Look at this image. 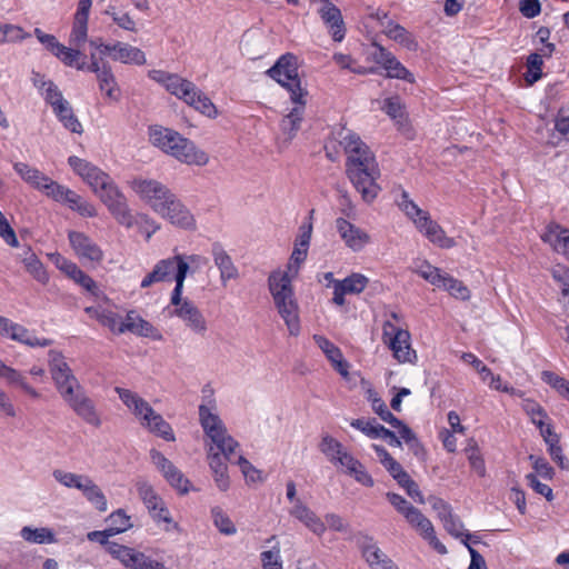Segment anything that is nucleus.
<instances>
[{"label": "nucleus", "instance_id": "7c9ffc66", "mask_svg": "<svg viewBox=\"0 0 569 569\" xmlns=\"http://www.w3.org/2000/svg\"><path fill=\"white\" fill-rule=\"evenodd\" d=\"M313 340L316 345L326 355L327 359L331 362L332 367L345 378L349 375V363L345 360L343 355L339 347L327 339L325 336L315 335Z\"/></svg>", "mask_w": 569, "mask_h": 569}, {"label": "nucleus", "instance_id": "c9c22d12", "mask_svg": "<svg viewBox=\"0 0 569 569\" xmlns=\"http://www.w3.org/2000/svg\"><path fill=\"white\" fill-rule=\"evenodd\" d=\"M20 536L23 540L30 543L50 545L57 542V538L53 530L47 527L32 528L29 526H24L20 530Z\"/></svg>", "mask_w": 569, "mask_h": 569}, {"label": "nucleus", "instance_id": "20e7f679", "mask_svg": "<svg viewBox=\"0 0 569 569\" xmlns=\"http://www.w3.org/2000/svg\"><path fill=\"white\" fill-rule=\"evenodd\" d=\"M268 289L289 333L298 336L300 332L299 303L291 277L287 271L273 270L268 277Z\"/></svg>", "mask_w": 569, "mask_h": 569}, {"label": "nucleus", "instance_id": "4c0bfd02", "mask_svg": "<svg viewBox=\"0 0 569 569\" xmlns=\"http://www.w3.org/2000/svg\"><path fill=\"white\" fill-rule=\"evenodd\" d=\"M86 313H88L91 318H94L102 326L110 329V331L114 333H119V329L121 328V318L118 313L96 307H87L84 309Z\"/></svg>", "mask_w": 569, "mask_h": 569}, {"label": "nucleus", "instance_id": "a211bd4d", "mask_svg": "<svg viewBox=\"0 0 569 569\" xmlns=\"http://www.w3.org/2000/svg\"><path fill=\"white\" fill-rule=\"evenodd\" d=\"M177 228L184 230L196 229V219L187 206L174 194L171 200L158 212Z\"/></svg>", "mask_w": 569, "mask_h": 569}, {"label": "nucleus", "instance_id": "cd10ccee", "mask_svg": "<svg viewBox=\"0 0 569 569\" xmlns=\"http://www.w3.org/2000/svg\"><path fill=\"white\" fill-rule=\"evenodd\" d=\"M541 240L548 243L552 250L563 256L569 261V229L559 223H549L541 236Z\"/></svg>", "mask_w": 569, "mask_h": 569}, {"label": "nucleus", "instance_id": "7ed1b4c3", "mask_svg": "<svg viewBox=\"0 0 569 569\" xmlns=\"http://www.w3.org/2000/svg\"><path fill=\"white\" fill-rule=\"evenodd\" d=\"M148 77L157 83L163 86L166 90L182 100L188 106L194 108L208 118L218 117V109L211 99L204 94L193 82L182 78L177 73H170L164 70H150Z\"/></svg>", "mask_w": 569, "mask_h": 569}, {"label": "nucleus", "instance_id": "052dcab7", "mask_svg": "<svg viewBox=\"0 0 569 569\" xmlns=\"http://www.w3.org/2000/svg\"><path fill=\"white\" fill-rule=\"evenodd\" d=\"M382 110L397 122H401L405 118V107L398 97L387 98L383 102Z\"/></svg>", "mask_w": 569, "mask_h": 569}, {"label": "nucleus", "instance_id": "aec40b11", "mask_svg": "<svg viewBox=\"0 0 569 569\" xmlns=\"http://www.w3.org/2000/svg\"><path fill=\"white\" fill-rule=\"evenodd\" d=\"M68 239L76 256L81 260L100 263L103 251L89 236L80 231H69Z\"/></svg>", "mask_w": 569, "mask_h": 569}, {"label": "nucleus", "instance_id": "3c124183", "mask_svg": "<svg viewBox=\"0 0 569 569\" xmlns=\"http://www.w3.org/2000/svg\"><path fill=\"white\" fill-rule=\"evenodd\" d=\"M88 38V19L74 17L69 43L73 47L82 46Z\"/></svg>", "mask_w": 569, "mask_h": 569}, {"label": "nucleus", "instance_id": "f704fd0d", "mask_svg": "<svg viewBox=\"0 0 569 569\" xmlns=\"http://www.w3.org/2000/svg\"><path fill=\"white\" fill-rule=\"evenodd\" d=\"M22 263L24 264L26 270L40 283L47 284L49 282V274L43 266V263L39 260L37 254L31 250L30 247H26L22 258Z\"/></svg>", "mask_w": 569, "mask_h": 569}, {"label": "nucleus", "instance_id": "4468645a", "mask_svg": "<svg viewBox=\"0 0 569 569\" xmlns=\"http://www.w3.org/2000/svg\"><path fill=\"white\" fill-rule=\"evenodd\" d=\"M49 370L60 396L80 386L61 352L49 351Z\"/></svg>", "mask_w": 569, "mask_h": 569}, {"label": "nucleus", "instance_id": "603ef678", "mask_svg": "<svg viewBox=\"0 0 569 569\" xmlns=\"http://www.w3.org/2000/svg\"><path fill=\"white\" fill-rule=\"evenodd\" d=\"M109 529L113 536L124 532L132 527L131 518L123 509H118L108 517Z\"/></svg>", "mask_w": 569, "mask_h": 569}, {"label": "nucleus", "instance_id": "c03bdc74", "mask_svg": "<svg viewBox=\"0 0 569 569\" xmlns=\"http://www.w3.org/2000/svg\"><path fill=\"white\" fill-rule=\"evenodd\" d=\"M0 377L4 378L9 383L18 385L26 393L33 399L40 398V393L31 387L26 378L14 368L7 366Z\"/></svg>", "mask_w": 569, "mask_h": 569}, {"label": "nucleus", "instance_id": "0e129e2a", "mask_svg": "<svg viewBox=\"0 0 569 569\" xmlns=\"http://www.w3.org/2000/svg\"><path fill=\"white\" fill-rule=\"evenodd\" d=\"M151 563L152 559L150 557L131 548V552L128 556L124 567L129 569H149Z\"/></svg>", "mask_w": 569, "mask_h": 569}, {"label": "nucleus", "instance_id": "6ab92c4d", "mask_svg": "<svg viewBox=\"0 0 569 569\" xmlns=\"http://www.w3.org/2000/svg\"><path fill=\"white\" fill-rule=\"evenodd\" d=\"M336 229L347 248L353 252L361 251L370 241L368 232L340 217L336 219Z\"/></svg>", "mask_w": 569, "mask_h": 569}, {"label": "nucleus", "instance_id": "a878e982", "mask_svg": "<svg viewBox=\"0 0 569 569\" xmlns=\"http://www.w3.org/2000/svg\"><path fill=\"white\" fill-rule=\"evenodd\" d=\"M131 332L139 337L152 338L153 340H161L162 336L149 321L141 318L134 310L127 312L124 320L121 322L119 335Z\"/></svg>", "mask_w": 569, "mask_h": 569}, {"label": "nucleus", "instance_id": "338daca9", "mask_svg": "<svg viewBox=\"0 0 569 569\" xmlns=\"http://www.w3.org/2000/svg\"><path fill=\"white\" fill-rule=\"evenodd\" d=\"M350 477H352L358 483L371 488L375 485L373 478L371 475L367 471L365 466L360 460L353 466L348 473Z\"/></svg>", "mask_w": 569, "mask_h": 569}, {"label": "nucleus", "instance_id": "c756f323", "mask_svg": "<svg viewBox=\"0 0 569 569\" xmlns=\"http://www.w3.org/2000/svg\"><path fill=\"white\" fill-rule=\"evenodd\" d=\"M211 254L216 267L220 271V280L223 284L239 277L238 268L220 242L216 241L211 244Z\"/></svg>", "mask_w": 569, "mask_h": 569}, {"label": "nucleus", "instance_id": "5fc2aeb1", "mask_svg": "<svg viewBox=\"0 0 569 569\" xmlns=\"http://www.w3.org/2000/svg\"><path fill=\"white\" fill-rule=\"evenodd\" d=\"M350 426L360 430L370 439H379L382 436L381 429L385 427L376 421V419L365 420V419H353L350 422Z\"/></svg>", "mask_w": 569, "mask_h": 569}, {"label": "nucleus", "instance_id": "69168bd1", "mask_svg": "<svg viewBox=\"0 0 569 569\" xmlns=\"http://www.w3.org/2000/svg\"><path fill=\"white\" fill-rule=\"evenodd\" d=\"M529 460L532 462L535 475L547 480H551L553 478L555 470L545 458L530 455Z\"/></svg>", "mask_w": 569, "mask_h": 569}, {"label": "nucleus", "instance_id": "58836bf2", "mask_svg": "<svg viewBox=\"0 0 569 569\" xmlns=\"http://www.w3.org/2000/svg\"><path fill=\"white\" fill-rule=\"evenodd\" d=\"M52 110L66 129L73 133H82V124L74 116L72 107L68 101H63V103L57 104V107H54Z\"/></svg>", "mask_w": 569, "mask_h": 569}, {"label": "nucleus", "instance_id": "39448f33", "mask_svg": "<svg viewBox=\"0 0 569 569\" xmlns=\"http://www.w3.org/2000/svg\"><path fill=\"white\" fill-rule=\"evenodd\" d=\"M149 140L154 147L187 164L204 166L209 161L204 151L172 129L152 126L149 128Z\"/></svg>", "mask_w": 569, "mask_h": 569}, {"label": "nucleus", "instance_id": "79ce46f5", "mask_svg": "<svg viewBox=\"0 0 569 569\" xmlns=\"http://www.w3.org/2000/svg\"><path fill=\"white\" fill-rule=\"evenodd\" d=\"M137 490L139 497L143 501L149 512L157 511L158 507H160V505L163 502V500L157 495L152 486L146 481L138 482Z\"/></svg>", "mask_w": 569, "mask_h": 569}, {"label": "nucleus", "instance_id": "bb28decb", "mask_svg": "<svg viewBox=\"0 0 569 569\" xmlns=\"http://www.w3.org/2000/svg\"><path fill=\"white\" fill-rule=\"evenodd\" d=\"M114 391L118 393L123 405L131 410L140 421L141 426L143 425V421H147V419L153 415L154 410L152 407L138 393L121 387H116Z\"/></svg>", "mask_w": 569, "mask_h": 569}, {"label": "nucleus", "instance_id": "6e6d98bb", "mask_svg": "<svg viewBox=\"0 0 569 569\" xmlns=\"http://www.w3.org/2000/svg\"><path fill=\"white\" fill-rule=\"evenodd\" d=\"M104 13L110 16L119 28L127 31L137 30L136 22L128 12L118 11L116 7L109 6Z\"/></svg>", "mask_w": 569, "mask_h": 569}, {"label": "nucleus", "instance_id": "72a5a7b5", "mask_svg": "<svg viewBox=\"0 0 569 569\" xmlns=\"http://www.w3.org/2000/svg\"><path fill=\"white\" fill-rule=\"evenodd\" d=\"M296 106L292 110L281 120V130L288 134L291 140L301 127L306 108V97H301L300 101H291Z\"/></svg>", "mask_w": 569, "mask_h": 569}, {"label": "nucleus", "instance_id": "473e14b6", "mask_svg": "<svg viewBox=\"0 0 569 569\" xmlns=\"http://www.w3.org/2000/svg\"><path fill=\"white\" fill-rule=\"evenodd\" d=\"M57 267L64 272L69 278H71L74 282L80 284L82 288H84L89 292H93L97 289L96 281L88 276L86 272H83L77 263L72 262L71 260L60 258L57 261Z\"/></svg>", "mask_w": 569, "mask_h": 569}, {"label": "nucleus", "instance_id": "680f3d73", "mask_svg": "<svg viewBox=\"0 0 569 569\" xmlns=\"http://www.w3.org/2000/svg\"><path fill=\"white\" fill-rule=\"evenodd\" d=\"M262 569H282L280 547L273 546L271 550L262 551L260 555Z\"/></svg>", "mask_w": 569, "mask_h": 569}, {"label": "nucleus", "instance_id": "bf43d9fd", "mask_svg": "<svg viewBox=\"0 0 569 569\" xmlns=\"http://www.w3.org/2000/svg\"><path fill=\"white\" fill-rule=\"evenodd\" d=\"M443 290L448 291L452 297L467 300L470 297L469 289L462 283V281L448 274L443 286Z\"/></svg>", "mask_w": 569, "mask_h": 569}, {"label": "nucleus", "instance_id": "4be33fe9", "mask_svg": "<svg viewBox=\"0 0 569 569\" xmlns=\"http://www.w3.org/2000/svg\"><path fill=\"white\" fill-rule=\"evenodd\" d=\"M405 518L435 550L440 555L447 553V548L437 538L431 521L419 509H409Z\"/></svg>", "mask_w": 569, "mask_h": 569}, {"label": "nucleus", "instance_id": "a19ab883", "mask_svg": "<svg viewBox=\"0 0 569 569\" xmlns=\"http://www.w3.org/2000/svg\"><path fill=\"white\" fill-rule=\"evenodd\" d=\"M11 340L23 343L29 347H48L52 345L51 339L38 338L31 335L26 327L19 323H16V327H13Z\"/></svg>", "mask_w": 569, "mask_h": 569}, {"label": "nucleus", "instance_id": "412c9836", "mask_svg": "<svg viewBox=\"0 0 569 569\" xmlns=\"http://www.w3.org/2000/svg\"><path fill=\"white\" fill-rule=\"evenodd\" d=\"M87 70L97 74L99 88L109 99L119 100V88L109 63H100L97 56L91 53Z\"/></svg>", "mask_w": 569, "mask_h": 569}, {"label": "nucleus", "instance_id": "c85d7f7f", "mask_svg": "<svg viewBox=\"0 0 569 569\" xmlns=\"http://www.w3.org/2000/svg\"><path fill=\"white\" fill-rule=\"evenodd\" d=\"M289 515L317 536H322L326 532V523L301 499L295 500V505L289 509Z\"/></svg>", "mask_w": 569, "mask_h": 569}, {"label": "nucleus", "instance_id": "a18cd8bd", "mask_svg": "<svg viewBox=\"0 0 569 569\" xmlns=\"http://www.w3.org/2000/svg\"><path fill=\"white\" fill-rule=\"evenodd\" d=\"M319 449L332 463L347 450L340 441L329 435L322 437Z\"/></svg>", "mask_w": 569, "mask_h": 569}, {"label": "nucleus", "instance_id": "2f4dec72", "mask_svg": "<svg viewBox=\"0 0 569 569\" xmlns=\"http://www.w3.org/2000/svg\"><path fill=\"white\" fill-rule=\"evenodd\" d=\"M13 169L24 182H27L34 189L42 191L46 196L48 194L50 184L54 182L51 178L42 173L40 170L30 167L28 163L24 162H16L13 164Z\"/></svg>", "mask_w": 569, "mask_h": 569}, {"label": "nucleus", "instance_id": "37998d69", "mask_svg": "<svg viewBox=\"0 0 569 569\" xmlns=\"http://www.w3.org/2000/svg\"><path fill=\"white\" fill-rule=\"evenodd\" d=\"M54 57L68 67H74L78 70H87L88 66L84 61H80L82 53L78 49L68 48L62 44L58 52H56Z\"/></svg>", "mask_w": 569, "mask_h": 569}, {"label": "nucleus", "instance_id": "423d86ee", "mask_svg": "<svg viewBox=\"0 0 569 569\" xmlns=\"http://www.w3.org/2000/svg\"><path fill=\"white\" fill-rule=\"evenodd\" d=\"M187 273L188 267L181 264L179 274L174 276L176 286L170 297V305L173 307L171 315L179 318L196 335L203 336L208 330V323L203 313L193 301L182 297Z\"/></svg>", "mask_w": 569, "mask_h": 569}, {"label": "nucleus", "instance_id": "dca6fc26", "mask_svg": "<svg viewBox=\"0 0 569 569\" xmlns=\"http://www.w3.org/2000/svg\"><path fill=\"white\" fill-rule=\"evenodd\" d=\"M152 463L161 472L168 483L180 493H188L190 490V481L169 459L160 451L152 449L150 451Z\"/></svg>", "mask_w": 569, "mask_h": 569}, {"label": "nucleus", "instance_id": "b1692460", "mask_svg": "<svg viewBox=\"0 0 569 569\" xmlns=\"http://www.w3.org/2000/svg\"><path fill=\"white\" fill-rule=\"evenodd\" d=\"M181 264H186L188 269L190 268L181 254L158 261L152 271L142 279L141 288H148L152 283L169 280L174 269H177L176 276H178Z\"/></svg>", "mask_w": 569, "mask_h": 569}, {"label": "nucleus", "instance_id": "13d9d810", "mask_svg": "<svg viewBox=\"0 0 569 569\" xmlns=\"http://www.w3.org/2000/svg\"><path fill=\"white\" fill-rule=\"evenodd\" d=\"M70 193H76V191L54 181L50 184L47 197L51 198L56 202L69 206L73 200V197L69 196Z\"/></svg>", "mask_w": 569, "mask_h": 569}, {"label": "nucleus", "instance_id": "393cba45", "mask_svg": "<svg viewBox=\"0 0 569 569\" xmlns=\"http://www.w3.org/2000/svg\"><path fill=\"white\" fill-rule=\"evenodd\" d=\"M104 51H109L108 57L113 61L124 64L143 66L147 61L146 54L141 49L121 41H116L110 47H104Z\"/></svg>", "mask_w": 569, "mask_h": 569}, {"label": "nucleus", "instance_id": "2eb2a0df", "mask_svg": "<svg viewBox=\"0 0 569 569\" xmlns=\"http://www.w3.org/2000/svg\"><path fill=\"white\" fill-rule=\"evenodd\" d=\"M356 542L371 569H399L398 566L378 547L373 537L359 532Z\"/></svg>", "mask_w": 569, "mask_h": 569}, {"label": "nucleus", "instance_id": "774afa93", "mask_svg": "<svg viewBox=\"0 0 569 569\" xmlns=\"http://www.w3.org/2000/svg\"><path fill=\"white\" fill-rule=\"evenodd\" d=\"M468 460L472 470L477 472L479 477L486 476L485 460L479 451V448L475 445L469 447L467 450Z\"/></svg>", "mask_w": 569, "mask_h": 569}, {"label": "nucleus", "instance_id": "4d7b16f0", "mask_svg": "<svg viewBox=\"0 0 569 569\" xmlns=\"http://www.w3.org/2000/svg\"><path fill=\"white\" fill-rule=\"evenodd\" d=\"M69 196L73 197V200L68 206L71 210L86 218H93L97 216L96 207L89 201L84 200L80 194L76 192L70 193Z\"/></svg>", "mask_w": 569, "mask_h": 569}, {"label": "nucleus", "instance_id": "6e6552de", "mask_svg": "<svg viewBox=\"0 0 569 569\" xmlns=\"http://www.w3.org/2000/svg\"><path fill=\"white\" fill-rule=\"evenodd\" d=\"M267 74L290 93L291 101H300L308 91L301 87L298 73V58L293 53H284L267 70Z\"/></svg>", "mask_w": 569, "mask_h": 569}, {"label": "nucleus", "instance_id": "f257e3e1", "mask_svg": "<svg viewBox=\"0 0 569 569\" xmlns=\"http://www.w3.org/2000/svg\"><path fill=\"white\" fill-rule=\"evenodd\" d=\"M340 146L347 156L346 174L353 188L360 193L366 203H372L381 191L379 179L381 171L375 153L351 131H347L340 139Z\"/></svg>", "mask_w": 569, "mask_h": 569}, {"label": "nucleus", "instance_id": "e2e57ef3", "mask_svg": "<svg viewBox=\"0 0 569 569\" xmlns=\"http://www.w3.org/2000/svg\"><path fill=\"white\" fill-rule=\"evenodd\" d=\"M41 88H44V100L51 106L52 109L57 107V104H61L63 101H67L63 98L61 91L51 80L42 81Z\"/></svg>", "mask_w": 569, "mask_h": 569}, {"label": "nucleus", "instance_id": "5701e85b", "mask_svg": "<svg viewBox=\"0 0 569 569\" xmlns=\"http://www.w3.org/2000/svg\"><path fill=\"white\" fill-rule=\"evenodd\" d=\"M318 13L329 29L332 39L341 42L346 36V27L340 9L330 0H320Z\"/></svg>", "mask_w": 569, "mask_h": 569}, {"label": "nucleus", "instance_id": "1a4fd4ad", "mask_svg": "<svg viewBox=\"0 0 569 569\" xmlns=\"http://www.w3.org/2000/svg\"><path fill=\"white\" fill-rule=\"evenodd\" d=\"M131 190L156 213L176 194L166 184L154 179L134 178L129 181Z\"/></svg>", "mask_w": 569, "mask_h": 569}, {"label": "nucleus", "instance_id": "ea45409f", "mask_svg": "<svg viewBox=\"0 0 569 569\" xmlns=\"http://www.w3.org/2000/svg\"><path fill=\"white\" fill-rule=\"evenodd\" d=\"M80 491L86 497V499L94 506L97 510L103 512L108 509V502L104 493L89 476Z\"/></svg>", "mask_w": 569, "mask_h": 569}, {"label": "nucleus", "instance_id": "9b49d317", "mask_svg": "<svg viewBox=\"0 0 569 569\" xmlns=\"http://www.w3.org/2000/svg\"><path fill=\"white\" fill-rule=\"evenodd\" d=\"M107 207L113 219L120 224L130 229L136 223V216L129 207L128 199L119 189L116 182L97 196Z\"/></svg>", "mask_w": 569, "mask_h": 569}, {"label": "nucleus", "instance_id": "0eeeda50", "mask_svg": "<svg viewBox=\"0 0 569 569\" xmlns=\"http://www.w3.org/2000/svg\"><path fill=\"white\" fill-rule=\"evenodd\" d=\"M398 206L408 219L412 221L418 231L430 242L442 249H450L456 246V241L446 234L438 222L431 219L428 211L419 208L418 204L410 199L406 190H402Z\"/></svg>", "mask_w": 569, "mask_h": 569}, {"label": "nucleus", "instance_id": "9d476101", "mask_svg": "<svg viewBox=\"0 0 569 569\" xmlns=\"http://www.w3.org/2000/svg\"><path fill=\"white\" fill-rule=\"evenodd\" d=\"M410 332L387 320L383 323L382 340L392 351L393 358L400 363H415L417 353L411 348Z\"/></svg>", "mask_w": 569, "mask_h": 569}, {"label": "nucleus", "instance_id": "f3484780", "mask_svg": "<svg viewBox=\"0 0 569 569\" xmlns=\"http://www.w3.org/2000/svg\"><path fill=\"white\" fill-rule=\"evenodd\" d=\"M372 47L375 48L372 60L387 71L388 78L415 82V76L390 51L377 42H373Z\"/></svg>", "mask_w": 569, "mask_h": 569}, {"label": "nucleus", "instance_id": "864d4df0", "mask_svg": "<svg viewBox=\"0 0 569 569\" xmlns=\"http://www.w3.org/2000/svg\"><path fill=\"white\" fill-rule=\"evenodd\" d=\"M543 60L539 53H531L527 58V72L525 76L529 84H533L542 77Z\"/></svg>", "mask_w": 569, "mask_h": 569}, {"label": "nucleus", "instance_id": "09e8293b", "mask_svg": "<svg viewBox=\"0 0 569 569\" xmlns=\"http://www.w3.org/2000/svg\"><path fill=\"white\" fill-rule=\"evenodd\" d=\"M53 478L66 488H74L80 490L87 481V475H78L73 472L63 471L61 469H56L52 472Z\"/></svg>", "mask_w": 569, "mask_h": 569}, {"label": "nucleus", "instance_id": "e433bc0d", "mask_svg": "<svg viewBox=\"0 0 569 569\" xmlns=\"http://www.w3.org/2000/svg\"><path fill=\"white\" fill-rule=\"evenodd\" d=\"M142 427L166 441L176 440L171 426L156 411L147 419V421H143Z\"/></svg>", "mask_w": 569, "mask_h": 569}, {"label": "nucleus", "instance_id": "de8ad7c7", "mask_svg": "<svg viewBox=\"0 0 569 569\" xmlns=\"http://www.w3.org/2000/svg\"><path fill=\"white\" fill-rule=\"evenodd\" d=\"M386 36L408 50L415 51L418 49V42L415 40L412 34L400 24L392 26L391 30L386 31Z\"/></svg>", "mask_w": 569, "mask_h": 569}, {"label": "nucleus", "instance_id": "8fccbe9b", "mask_svg": "<svg viewBox=\"0 0 569 569\" xmlns=\"http://www.w3.org/2000/svg\"><path fill=\"white\" fill-rule=\"evenodd\" d=\"M211 517L214 526L221 533L232 536L237 532L234 523L220 507H213L211 509Z\"/></svg>", "mask_w": 569, "mask_h": 569}, {"label": "nucleus", "instance_id": "f03ea898", "mask_svg": "<svg viewBox=\"0 0 569 569\" xmlns=\"http://www.w3.org/2000/svg\"><path fill=\"white\" fill-rule=\"evenodd\" d=\"M199 419L206 436L211 440L208 463L212 472L227 471L226 462L236 463L239 443L227 432L218 415L204 406H199Z\"/></svg>", "mask_w": 569, "mask_h": 569}, {"label": "nucleus", "instance_id": "49530a36", "mask_svg": "<svg viewBox=\"0 0 569 569\" xmlns=\"http://www.w3.org/2000/svg\"><path fill=\"white\" fill-rule=\"evenodd\" d=\"M348 295H359L368 286L369 279L362 273H352L343 280L337 281Z\"/></svg>", "mask_w": 569, "mask_h": 569}, {"label": "nucleus", "instance_id": "ddd939ff", "mask_svg": "<svg viewBox=\"0 0 569 569\" xmlns=\"http://www.w3.org/2000/svg\"><path fill=\"white\" fill-rule=\"evenodd\" d=\"M68 163L72 170L91 188L96 196L111 186L114 180L96 164L81 159L77 156L68 158Z\"/></svg>", "mask_w": 569, "mask_h": 569}, {"label": "nucleus", "instance_id": "f8f14e48", "mask_svg": "<svg viewBox=\"0 0 569 569\" xmlns=\"http://www.w3.org/2000/svg\"><path fill=\"white\" fill-rule=\"evenodd\" d=\"M61 398L82 421L94 428L101 427L102 420L97 406L81 385L69 389Z\"/></svg>", "mask_w": 569, "mask_h": 569}]
</instances>
